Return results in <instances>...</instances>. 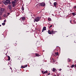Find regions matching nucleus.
Returning <instances> with one entry per match:
<instances>
[{"mask_svg": "<svg viewBox=\"0 0 76 76\" xmlns=\"http://www.w3.org/2000/svg\"><path fill=\"white\" fill-rule=\"evenodd\" d=\"M27 65H26L24 66H21V68H25V67H27Z\"/></svg>", "mask_w": 76, "mask_h": 76, "instance_id": "obj_9", "label": "nucleus"}, {"mask_svg": "<svg viewBox=\"0 0 76 76\" xmlns=\"http://www.w3.org/2000/svg\"><path fill=\"white\" fill-rule=\"evenodd\" d=\"M54 0V1H55V0Z\"/></svg>", "mask_w": 76, "mask_h": 76, "instance_id": "obj_38", "label": "nucleus"}, {"mask_svg": "<svg viewBox=\"0 0 76 76\" xmlns=\"http://www.w3.org/2000/svg\"><path fill=\"white\" fill-rule=\"evenodd\" d=\"M72 14L73 15H74V16H75V15H76V14H75V13H72Z\"/></svg>", "mask_w": 76, "mask_h": 76, "instance_id": "obj_25", "label": "nucleus"}, {"mask_svg": "<svg viewBox=\"0 0 76 76\" xmlns=\"http://www.w3.org/2000/svg\"><path fill=\"white\" fill-rule=\"evenodd\" d=\"M9 15H10V13L9 12H8L7 13V16H9Z\"/></svg>", "mask_w": 76, "mask_h": 76, "instance_id": "obj_22", "label": "nucleus"}, {"mask_svg": "<svg viewBox=\"0 0 76 76\" xmlns=\"http://www.w3.org/2000/svg\"><path fill=\"white\" fill-rule=\"evenodd\" d=\"M75 68H76V64L75 65Z\"/></svg>", "mask_w": 76, "mask_h": 76, "instance_id": "obj_35", "label": "nucleus"}, {"mask_svg": "<svg viewBox=\"0 0 76 76\" xmlns=\"http://www.w3.org/2000/svg\"><path fill=\"white\" fill-rule=\"evenodd\" d=\"M8 56V61H9L10 60V58L9 56Z\"/></svg>", "mask_w": 76, "mask_h": 76, "instance_id": "obj_14", "label": "nucleus"}, {"mask_svg": "<svg viewBox=\"0 0 76 76\" xmlns=\"http://www.w3.org/2000/svg\"><path fill=\"white\" fill-rule=\"evenodd\" d=\"M55 54L56 56H58V53L57 52Z\"/></svg>", "mask_w": 76, "mask_h": 76, "instance_id": "obj_20", "label": "nucleus"}, {"mask_svg": "<svg viewBox=\"0 0 76 76\" xmlns=\"http://www.w3.org/2000/svg\"><path fill=\"white\" fill-rule=\"evenodd\" d=\"M48 20H49V21L51 20V18H48Z\"/></svg>", "mask_w": 76, "mask_h": 76, "instance_id": "obj_19", "label": "nucleus"}, {"mask_svg": "<svg viewBox=\"0 0 76 76\" xmlns=\"http://www.w3.org/2000/svg\"><path fill=\"white\" fill-rule=\"evenodd\" d=\"M8 8L10 10H12V5H10L7 6Z\"/></svg>", "mask_w": 76, "mask_h": 76, "instance_id": "obj_5", "label": "nucleus"}, {"mask_svg": "<svg viewBox=\"0 0 76 76\" xmlns=\"http://www.w3.org/2000/svg\"><path fill=\"white\" fill-rule=\"evenodd\" d=\"M1 26V25H0V26Z\"/></svg>", "mask_w": 76, "mask_h": 76, "instance_id": "obj_36", "label": "nucleus"}, {"mask_svg": "<svg viewBox=\"0 0 76 76\" xmlns=\"http://www.w3.org/2000/svg\"><path fill=\"white\" fill-rule=\"evenodd\" d=\"M1 3H2V2H1V1H0V4H1Z\"/></svg>", "mask_w": 76, "mask_h": 76, "instance_id": "obj_31", "label": "nucleus"}, {"mask_svg": "<svg viewBox=\"0 0 76 76\" xmlns=\"http://www.w3.org/2000/svg\"><path fill=\"white\" fill-rule=\"evenodd\" d=\"M4 22H6V20H4Z\"/></svg>", "mask_w": 76, "mask_h": 76, "instance_id": "obj_29", "label": "nucleus"}, {"mask_svg": "<svg viewBox=\"0 0 76 76\" xmlns=\"http://www.w3.org/2000/svg\"><path fill=\"white\" fill-rule=\"evenodd\" d=\"M46 30V27H43V29L42 30V32H44V31H45Z\"/></svg>", "mask_w": 76, "mask_h": 76, "instance_id": "obj_7", "label": "nucleus"}, {"mask_svg": "<svg viewBox=\"0 0 76 76\" xmlns=\"http://www.w3.org/2000/svg\"><path fill=\"white\" fill-rule=\"evenodd\" d=\"M48 32L49 34H52L51 31H50V30H48Z\"/></svg>", "mask_w": 76, "mask_h": 76, "instance_id": "obj_11", "label": "nucleus"}, {"mask_svg": "<svg viewBox=\"0 0 76 76\" xmlns=\"http://www.w3.org/2000/svg\"><path fill=\"white\" fill-rule=\"evenodd\" d=\"M73 67H75V65H74V64L72 65L71 66V67L72 68H73Z\"/></svg>", "mask_w": 76, "mask_h": 76, "instance_id": "obj_23", "label": "nucleus"}, {"mask_svg": "<svg viewBox=\"0 0 76 76\" xmlns=\"http://www.w3.org/2000/svg\"><path fill=\"white\" fill-rule=\"evenodd\" d=\"M50 75V73H49V74H48V75Z\"/></svg>", "mask_w": 76, "mask_h": 76, "instance_id": "obj_34", "label": "nucleus"}, {"mask_svg": "<svg viewBox=\"0 0 76 76\" xmlns=\"http://www.w3.org/2000/svg\"><path fill=\"white\" fill-rule=\"evenodd\" d=\"M40 6H45V3L44 2H42L40 4Z\"/></svg>", "mask_w": 76, "mask_h": 76, "instance_id": "obj_4", "label": "nucleus"}, {"mask_svg": "<svg viewBox=\"0 0 76 76\" xmlns=\"http://www.w3.org/2000/svg\"><path fill=\"white\" fill-rule=\"evenodd\" d=\"M36 56H37V57H39V56L40 55H39L38 54H36Z\"/></svg>", "mask_w": 76, "mask_h": 76, "instance_id": "obj_16", "label": "nucleus"}, {"mask_svg": "<svg viewBox=\"0 0 76 76\" xmlns=\"http://www.w3.org/2000/svg\"><path fill=\"white\" fill-rule=\"evenodd\" d=\"M55 32H57V31H55L53 30L51 31V34H55Z\"/></svg>", "mask_w": 76, "mask_h": 76, "instance_id": "obj_8", "label": "nucleus"}, {"mask_svg": "<svg viewBox=\"0 0 76 76\" xmlns=\"http://www.w3.org/2000/svg\"><path fill=\"white\" fill-rule=\"evenodd\" d=\"M30 15L31 16H34V14L31 13L30 14Z\"/></svg>", "mask_w": 76, "mask_h": 76, "instance_id": "obj_18", "label": "nucleus"}, {"mask_svg": "<svg viewBox=\"0 0 76 76\" xmlns=\"http://www.w3.org/2000/svg\"><path fill=\"white\" fill-rule=\"evenodd\" d=\"M17 2H18L17 0H14V1H12V7H15Z\"/></svg>", "mask_w": 76, "mask_h": 76, "instance_id": "obj_2", "label": "nucleus"}, {"mask_svg": "<svg viewBox=\"0 0 76 76\" xmlns=\"http://www.w3.org/2000/svg\"><path fill=\"white\" fill-rule=\"evenodd\" d=\"M21 10L23 11V10H24V7H23L22 6V7Z\"/></svg>", "mask_w": 76, "mask_h": 76, "instance_id": "obj_15", "label": "nucleus"}, {"mask_svg": "<svg viewBox=\"0 0 76 76\" xmlns=\"http://www.w3.org/2000/svg\"><path fill=\"white\" fill-rule=\"evenodd\" d=\"M52 71L54 72H56V69L54 68H53Z\"/></svg>", "mask_w": 76, "mask_h": 76, "instance_id": "obj_10", "label": "nucleus"}, {"mask_svg": "<svg viewBox=\"0 0 76 76\" xmlns=\"http://www.w3.org/2000/svg\"><path fill=\"white\" fill-rule=\"evenodd\" d=\"M47 72H48V71L47 70H46V71L44 72L45 74V73H47Z\"/></svg>", "mask_w": 76, "mask_h": 76, "instance_id": "obj_24", "label": "nucleus"}, {"mask_svg": "<svg viewBox=\"0 0 76 76\" xmlns=\"http://www.w3.org/2000/svg\"><path fill=\"white\" fill-rule=\"evenodd\" d=\"M3 12H4V9L3 8L1 9L0 10V12L2 13Z\"/></svg>", "mask_w": 76, "mask_h": 76, "instance_id": "obj_6", "label": "nucleus"}, {"mask_svg": "<svg viewBox=\"0 0 76 76\" xmlns=\"http://www.w3.org/2000/svg\"><path fill=\"white\" fill-rule=\"evenodd\" d=\"M75 8H76V6H74V9H75Z\"/></svg>", "mask_w": 76, "mask_h": 76, "instance_id": "obj_30", "label": "nucleus"}, {"mask_svg": "<svg viewBox=\"0 0 76 76\" xmlns=\"http://www.w3.org/2000/svg\"><path fill=\"white\" fill-rule=\"evenodd\" d=\"M52 61H53V62H56V61L54 59V58H52Z\"/></svg>", "mask_w": 76, "mask_h": 76, "instance_id": "obj_21", "label": "nucleus"}, {"mask_svg": "<svg viewBox=\"0 0 76 76\" xmlns=\"http://www.w3.org/2000/svg\"><path fill=\"white\" fill-rule=\"evenodd\" d=\"M53 26V25H51L50 26H49V28L50 29V28H51Z\"/></svg>", "mask_w": 76, "mask_h": 76, "instance_id": "obj_27", "label": "nucleus"}, {"mask_svg": "<svg viewBox=\"0 0 76 76\" xmlns=\"http://www.w3.org/2000/svg\"><path fill=\"white\" fill-rule=\"evenodd\" d=\"M70 23H72V20H70Z\"/></svg>", "mask_w": 76, "mask_h": 76, "instance_id": "obj_33", "label": "nucleus"}, {"mask_svg": "<svg viewBox=\"0 0 76 76\" xmlns=\"http://www.w3.org/2000/svg\"><path fill=\"white\" fill-rule=\"evenodd\" d=\"M75 63H76V61L75 62Z\"/></svg>", "mask_w": 76, "mask_h": 76, "instance_id": "obj_40", "label": "nucleus"}, {"mask_svg": "<svg viewBox=\"0 0 76 76\" xmlns=\"http://www.w3.org/2000/svg\"><path fill=\"white\" fill-rule=\"evenodd\" d=\"M57 3L56 2H55L54 3V5L55 7H56V6H57Z\"/></svg>", "mask_w": 76, "mask_h": 76, "instance_id": "obj_12", "label": "nucleus"}, {"mask_svg": "<svg viewBox=\"0 0 76 76\" xmlns=\"http://www.w3.org/2000/svg\"><path fill=\"white\" fill-rule=\"evenodd\" d=\"M34 22H35V21H34Z\"/></svg>", "mask_w": 76, "mask_h": 76, "instance_id": "obj_39", "label": "nucleus"}, {"mask_svg": "<svg viewBox=\"0 0 76 76\" xmlns=\"http://www.w3.org/2000/svg\"><path fill=\"white\" fill-rule=\"evenodd\" d=\"M2 3L4 4L5 5H7L8 4H11V2H10V0H6L5 1H2Z\"/></svg>", "mask_w": 76, "mask_h": 76, "instance_id": "obj_1", "label": "nucleus"}, {"mask_svg": "<svg viewBox=\"0 0 76 76\" xmlns=\"http://www.w3.org/2000/svg\"><path fill=\"white\" fill-rule=\"evenodd\" d=\"M3 16L4 17H5V18H6V17H7V15L6 14H4L3 15Z\"/></svg>", "mask_w": 76, "mask_h": 76, "instance_id": "obj_17", "label": "nucleus"}, {"mask_svg": "<svg viewBox=\"0 0 76 76\" xmlns=\"http://www.w3.org/2000/svg\"><path fill=\"white\" fill-rule=\"evenodd\" d=\"M21 19L22 20H25V18L24 17H22Z\"/></svg>", "mask_w": 76, "mask_h": 76, "instance_id": "obj_13", "label": "nucleus"}, {"mask_svg": "<svg viewBox=\"0 0 76 76\" xmlns=\"http://www.w3.org/2000/svg\"><path fill=\"white\" fill-rule=\"evenodd\" d=\"M59 71H61V69H59Z\"/></svg>", "mask_w": 76, "mask_h": 76, "instance_id": "obj_32", "label": "nucleus"}, {"mask_svg": "<svg viewBox=\"0 0 76 76\" xmlns=\"http://www.w3.org/2000/svg\"><path fill=\"white\" fill-rule=\"evenodd\" d=\"M42 73H43V74H45V72L44 71H42Z\"/></svg>", "mask_w": 76, "mask_h": 76, "instance_id": "obj_28", "label": "nucleus"}, {"mask_svg": "<svg viewBox=\"0 0 76 76\" xmlns=\"http://www.w3.org/2000/svg\"><path fill=\"white\" fill-rule=\"evenodd\" d=\"M2 24V25H5V23H3Z\"/></svg>", "mask_w": 76, "mask_h": 76, "instance_id": "obj_26", "label": "nucleus"}, {"mask_svg": "<svg viewBox=\"0 0 76 76\" xmlns=\"http://www.w3.org/2000/svg\"><path fill=\"white\" fill-rule=\"evenodd\" d=\"M37 1V0H36V1Z\"/></svg>", "mask_w": 76, "mask_h": 76, "instance_id": "obj_37", "label": "nucleus"}, {"mask_svg": "<svg viewBox=\"0 0 76 76\" xmlns=\"http://www.w3.org/2000/svg\"><path fill=\"white\" fill-rule=\"evenodd\" d=\"M40 19H41V17H37L36 18H34V20L35 22H38V21H39Z\"/></svg>", "mask_w": 76, "mask_h": 76, "instance_id": "obj_3", "label": "nucleus"}]
</instances>
